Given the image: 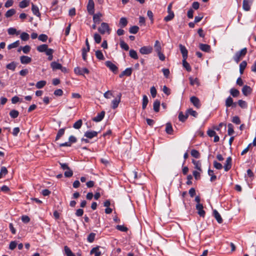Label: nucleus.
I'll list each match as a JSON object with an SVG mask.
<instances>
[{
    "label": "nucleus",
    "mask_w": 256,
    "mask_h": 256,
    "mask_svg": "<svg viewBox=\"0 0 256 256\" xmlns=\"http://www.w3.org/2000/svg\"><path fill=\"white\" fill-rule=\"evenodd\" d=\"M74 73L78 75H84V74H88L89 70L87 68H80V67H76L74 69Z\"/></svg>",
    "instance_id": "nucleus-6"
},
{
    "label": "nucleus",
    "mask_w": 256,
    "mask_h": 256,
    "mask_svg": "<svg viewBox=\"0 0 256 256\" xmlns=\"http://www.w3.org/2000/svg\"><path fill=\"white\" fill-rule=\"evenodd\" d=\"M179 48L180 50V52L182 54V58L186 59L188 58V52L186 50V48L182 44H179Z\"/></svg>",
    "instance_id": "nucleus-12"
},
{
    "label": "nucleus",
    "mask_w": 256,
    "mask_h": 256,
    "mask_svg": "<svg viewBox=\"0 0 256 256\" xmlns=\"http://www.w3.org/2000/svg\"><path fill=\"white\" fill-rule=\"evenodd\" d=\"M98 30L102 34H104L106 32L110 34V32L108 24L104 22L101 24L100 26L98 28Z\"/></svg>",
    "instance_id": "nucleus-2"
},
{
    "label": "nucleus",
    "mask_w": 256,
    "mask_h": 256,
    "mask_svg": "<svg viewBox=\"0 0 256 256\" xmlns=\"http://www.w3.org/2000/svg\"><path fill=\"white\" fill-rule=\"evenodd\" d=\"M238 103L239 106L242 108H246L248 106L247 103L244 100H238Z\"/></svg>",
    "instance_id": "nucleus-48"
},
{
    "label": "nucleus",
    "mask_w": 256,
    "mask_h": 256,
    "mask_svg": "<svg viewBox=\"0 0 256 256\" xmlns=\"http://www.w3.org/2000/svg\"><path fill=\"white\" fill-rule=\"evenodd\" d=\"M20 37L22 40L26 41L29 39L30 36L28 33L23 32L21 34Z\"/></svg>",
    "instance_id": "nucleus-49"
},
{
    "label": "nucleus",
    "mask_w": 256,
    "mask_h": 256,
    "mask_svg": "<svg viewBox=\"0 0 256 256\" xmlns=\"http://www.w3.org/2000/svg\"><path fill=\"white\" fill-rule=\"evenodd\" d=\"M200 48L205 52H208L210 50V46L207 44H200L199 45Z\"/></svg>",
    "instance_id": "nucleus-23"
},
{
    "label": "nucleus",
    "mask_w": 256,
    "mask_h": 256,
    "mask_svg": "<svg viewBox=\"0 0 256 256\" xmlns=\"http://www.w3.org/2000/svg\"><path fill=\"white\" fill-rule=\"evenodd\" d=\"M247 66V62L246 61H242L240 64V72L241 74L244 73V71Z\"/></svg>",
    "instance_id": "nucleus-30"
},
{
    "label": "nucleus",
    "mask_w": 256,
    "mask_h": 256,
    "mask_svg": "<svg viewBox=\"0 0 256 256\" xmlns=\"http://www.w3.org/2000/svg\"><path fill=\"white\" fill-rule=\"evenodd\" d=\"M65 129L62 128L58 130L56 134V140H58L64 133Z\"/></svg>",
    "instance_id": "nucleus-47"
},
{
    "label": "nucleus",
    "mask_w": 256,
    "mask_h": 256,
    "mask_svg": "<svg viewBox=\"0 0 256 256\" xmlns=\"http://www.w3.org/2000/svg\"><path fill=\"white\" fill-rule=\"evenodd\" d=\"M174 12H170L164 18V20L166 22L170 21L174 18Z\"/></svg>",
    "instance_id": "nucleus-59"
},
{
    "label": "nucleus",
    "mask_w": 256,
    "mask_h": 256,
    "mask_svg": "<svg viewBox=\"0 0 256 256\" xmlns=\"http://www.w3.org/2000/svg\"><path fill=\"white\" fill-rule=\"evenodd\" d=\"M20 60L22 64H28L31 62L32 58L28 56H22L20 57Z\"/></svg>",
    "instance_id": "nucleus-15"
},
{
    "label": "nucleus",
    "mask_w": 256,
    "mask_h": 256,
    "mask_svg": "<svg viewBox=\"0 0 256 256\" xmlns=\"http://www.w3.org/2000/svg\"><path fill=\"white\" fill-rule=\"evenodd\" d=\"M30 2V0H23L20 2L19 6L22 8H25L28 6Z\"/></svg>",
    "instance_id": "nucleus-31"
},
{
    "label": "nucleus",
    "mask_w": 256,
    "mask_h": 256,
    "mask_svg": "<svg viewBox=\"0 0 256 256\" xmlns=\"http://www.w3.org/2000/svg\"><path fill=\"white\" fill-rule=\"evenodd\" d=\"M230 94L234 97H237L240 94V92L234 88H231L230 90Z\"/></svg>",
    "instance_id": "nucleus-41"
},
{
    "label": "nucleus",
    "mask_w": 256,
    "mask_h": 256,
    "mask_svg": "<svg viewBox=\"0 0 256 256\" xmlns=\"http://www.w3.org/2000/svg\"><path fill=\"white\" fill-rule=\"evenodd\" d=\"M191 155L193 157L198 158L200 157V152L196 150H191Z\"/></svg>",
    "instance_id": "nucleus-53"
},
{
    "label": "nucleus",
    "mask_w": 256,
    "mask_h": 256,
    "mask_svg": "<svg viewBox=\"0 0 256 256\" xmlns=\"http://www.w3.org/2000/svg\"><path fill=\"white\" fill-rule=\"evenodd\" d=\"M253 0H244L242 2V8L246 11H249L250 9Z\"/></svg>",
    "instance_id": "nucleus-7"
},
{
    "label": "nucleus",
    "mask_w": 256,
    "mask_h": 256,
    "mask_svg": "<svg viewBox=\"0 0 256 256\" xmlns=\"http://www.w3.org/2000/svg\"><path fill=\"white\" fill-rule=\"evenodd\" d=\"M152 47L151 46H144L140 48V52L142 54H148L152 52Z\"/></svg>",
    "instance_id": "nucleus-5"
},
{
    "label": "nucleus",
    "mask_w": 256,
    "mask_h": 256,
    "mask_svg": "<svg viewBox=\"0 0 256 256\" xmlns=\"http://www.w3.org/2000/svg\"><path fill=\"white\" fill-rule=\"evenodd\" d=\"M46 84V82L45 80H40L36 84V87L37 88H42Z\"/></svg>",
    "instance_id": "nucleus-50"
},
{
    "label": "nucleus",
    "mask_w": 256,
    "mask_h": 256,
    "mask_svg": "<svg viewBox=\"0 0 256 256\" xmlns=\"http://www.w3.org/2000/svg\"><path fill=\"white\" fill-rule=\"evenodd\" d=\"M208 174L210 176H211L210 178V181L214 182L216 179V176L214 174V171L209 169L208 170Z\"/></svg>",
    "instance_id": "nucleus-55"
},
{
    "label": "nucleus",
    "mask_w": 256,
    "mask_h": 256,
    "mask_svg": "<svg viewBox=\"0 0 256 256\" xmlns=\"http://www.w3.org/2000/svg\"><path fill=\"white\" fill-rule=\"evenodd\" d=\"M122 97V94L119 93L116 97L112 100V109H116L118 106L120 102Z\"/></svg>",
    "instance_id": "nucleus-3"
},
{
    "label": "nucleus",
    "mask_w": 256,
    "mask_h": 256,
    "mask_svg": "<svg viewBox=\"0 0 256 256\" xmlns=\"http://www.w3.org/2000/svg\"><path fill=\"white\" fill-rule=\"evenodd\" d=\"M196 210H198V215L200 216H202V217L204 218L205 216L206 212L203 209L204 208L203 205L201 204H196Z\"/></svg>",
    "instance_id": "nucleus-8"
},
{
    "label": "nucleus",
    "mask_w": 256,
    "mask_h": 256,
    "mask_svg": "<svg viewBox=\"0 0 256 256\" xmlns=\"http://www.w3.org/2000/svg\"><path fill=\"white\" fill-rule=\"evenodd\" d=\"M166 132L168 134H172L173 132V128L172 125L170 122H168L166 124Z\"/></svg>",
    "instance_id": "nucleus-26"
},
{
    "label": "nucleus",
    "mask_w": 256,
    "mask_h": 256,
    "mask_svg": "<svg viewBox=\"0 0 256 256\" xmlns=\"http://www.w3.org/2000/svg\"><path fill=\"white\" fill-rule=\"evenodd\" d=\"M187 113L188 115L190 114L194 118H196L198 115V112L196 110H193L192 108H189L188 110Z\"/></svg>",
    "instance_id": "nucleus-43"
},
{
    "label": "nucleus",
    "mask_w": 256,
    "mask_h": 256,
    "mask_svg": "<svg viewBox=\"0 0 256 256\" xmlns=\"http://www.w3.org/2000/svg\"><path fill=\"white\" fill-rule=\"evenodd\" d=\"M192 163L194 165V168L197 169L200 172H202V170L201 168V163L198 160H192Z\"/></svg>",
    "instance_id": "nucleus-28"
},
{
    "label": "nucleus",
    "mask_w": 256,
    "mask_h": 256,
    "mask_svg": "<svg viewBox=\"0 0 256 256\" xmlns=\"http://www.w3.org/2000/svg\"><path fill=\"white\" fill-rule=\"evenodd\" d=\"M188 118V113L186 114H184L182 112H180L178 114V119L180 122H184Z\"/></svg>",
    "instance_id": "nucleus-27"
},
{
    "label": "nucleus",
    "mask_w": 256,
    "mask_h": 256,
    "mask_svg": "<svg viewBox=\"0 0 256 256\" xmlns=\"http://www.w3.org/2000/svg\"><path fill=\"white\" fill-rule=\"evenodd\" d=\"M106 66L108 68L113 72L116 73L118 72V67L112 62L110 61H106Z\"/></svg>",
    "instance_id": "nucleus-10"
},
{
    "label": "nucleus",
    "mask_w": 256,
    "mask_h": 256,
    "mask_svg": "<svg viewBox=\"0 0 256 256\" xmlns=\"http://www.w3.org/2000/svg\"><path fill=\"white\" fill-rule=\"evenodd\" d=\"M247 53V48H244L240 51L237 52L234 56V60L238 64Z\"/></svg>",
    "instance_id": "nucleus-1"
},
{
    "label": "nucleus",
    "mask_w": 256,
    "mask_h": 256,
    "mask_svg": "<svg viewBox=\"0 0 256 256\" xmlns=\"http://www.w3.org/2000/svg\"><path fill=\"white\" fill-rule=\"evenodd\" d=\"M8 34L10 35H13L14 34H18L19 32H17L15 28H10L8 30Z\"/></svg>",
    "instance_id": "nucleus-54"
},
{
    "label": "nucleus",
    "mask_w": 256,
    "mask_h": 256,
    "mask_svg": "<svg viewBox=\"0 0 256 256\" xmlns=\"http://www.w3.org/2000/svg\"><path fill=\"white\" fill-rule=\"evenodd\" d=\"M105 115L104 111L101 112L96 116L93 118L92 120L96 122H100L104 118Z\"/></svg>",
    "instance_id": "nucleus-17"
},
{
    "label": "nucleus",
    "mask_w": 256,
    "mask_h": 256,
    "mask_svg": "<svg viewBox=\"0 0 256 256\" xmlns=\"http://www.w3.org/2000/svg\"><path fill=\"white\" fill-rule=\"evenodd\" d=\"M186 60V59H182V66L188 72H190L192 70L191 66Z\"/></svg>",
    "instance_id": "nucleus-32"
},
{
    "label": "nucleus",
    "mask_w": 256,
    "mask_h": 256,
    "mask_svg": "<svg viewBox=\"0 0 256 256\" xmlns=\"http://www.w3.org/2000/svg\"><path fill=\"white\" fill-rule=\"evenodd\" d=\"M116 228L121 232H126L128 230V228L122 225H118L116 226Z\"/></svg>",
    "instance_id": "nucleus-62"
},
{
    "label": "nucleus",
    "mask_w": 256,
    "mask_h": 256,
    "mask_svg": "<svg viewBox=\"0 0 256 256\" xmlns=\"http://www.w3.org/2000/svg\"><path fill=\"white\" fill-rule=\"evenodd\" d=\"M228 133L229 136L232 135L234 133V126L232 124H228Z\"/></svg>",
    "instance_id": "nucleus-51"
},
{
    "label": "nucleus",
    "mask_w": 256,
    "mask_h": 256,
    "mask_svg": "<svg viewBox=\"0 0 256 256\" xmlns=\"http://www.w3.org/2000/svg\"><path fill=\"white\" fill-rule=\"evenodd\" d=\"M130 56L134 59L137 60L138 58V56L137 54V52L136 50H130L129 52Z\"/></svg>",
    "instance_id": "nucleus-40"
},
{
    "label": "nucleus",
    "mask_w": 256,
    "mask_h": 256,
    "mask_svg": "<svg viewBox=\"0 0 256 256\" xmlns=\"http://www.w3.org/2000/svg\"><path fill=\"white\" fill-rule=\"evenodd\" d=\"M50 66L54 70H56L62 68V64L56 62H53L50 64Z\"/></svg>",
    "instance_id": "nucleus-25"
},
{
    "label": "nucleus",
    "mask_w": 256,
    "mask_h": 256,
    "mask_svg": "<svg viewBox=\"0 0 256 256\" xmlns=\"http://www.w3.org/2000/svg\"><path fill=\"white\" fill-rule=\"evenodd\" d=\"M96 58L100 60H104V57L102 53V52L100 50H98L96 52Z\"/></svg>",
    "instance_id": "nucleus-38"
},
{
    "label": "nucleus",
    "mask_w": 256,
    "mask_h": 256,
    "mask_svg": "<svg viewBox=\"0 0 256 256\" xmlns=\"http://www.w3.org/2000/svg\"><path fill=\"white\" fill-rule=\"evenodd\" d=\"M128 24V20L126 18L122 17L120 18L119 24L121 27L124 28Z\"/></svg>",
    "instance_id": "nucleus-36"
},
{
    "label": "nucleus",
    "mask_w": 256,
    "mask_h": 256,
    "mask_svg": "<svg viewBox=\"0 0 256 256\" xmlns=\"http://www.w3.org/2000/svg\"><path fill=\"white\" fill-rule=\"evenodd\" d=\"M214 166L217 170H221L222 168V164L216 160L214 162Z\"/></svg>",
    "instance_id": "nucleus-63"
},
{
    "label": "nucleus",
    "mask_w": 256,
    "mask_h": 256,
    "mask_svg": "<svg viewBox=\"0 0 256 256\" xmlns=\"http://www.w3.org/2000/svg\"><path fill=\"white\" fill-rule=\"evenodd\" d=\"M232 158L229 156L228 157L226 161V163L224 165V169L226 172L228 171L232 168Z\"/></svg>",
    "instance_id": "nucleus-11"
},
{
    "label": "nucleus",
    "mask_w": 256,
    "mask_h": 256,
    "mask_svg": "<svg viewBox=\"0 0 256 256\" xmlns=\"http://www.w3.org/2000/svg\"><path fill=\"white\" fill-rule=\"evenodd\" d=\"M148 98L147 96L146 95L143 96L142 104V108L143 110H144L146 108V106L148 104Z\"/></svg>",
    "instance_id": "nucleus-37"
},
{
    "label": "nucleus",
    "mask_w": 256,
    "mask_h": 256,
    "mask_svg": "<svg viewBox=\"0 0 256 256\" xmlns=\"http://www.w3.org/2000/svg\"><path fill=\"white\" fill-rule=\"evenodd\" d=\"M87 10L90 14H94V4L93 0H88L87 4Z\"/></svg>",
    "instance_id": "nucleus-4"
},
{
    "label": "nucleus",
    "mask_w": 256,
    "mask_h": 256,
    "mask_svg": "<svg viewBox=\"0 0 256 256\" xmlns=\"http://www.w3.org/2000/svg\"><path fill=\"white\" fill-rule=\"evenodd\" d=\"M19 114V112L15 110H12L10 112V116L12 118H16Z\"/></svg>",
    "instance_id": "nucleus-39"
},
{
    "label": "nucleus",
    "mask_w": 256,
    "mask_h": 256,
    "mask_svg": "<svg viewBox=\"0 0 256 256\" xmlns=\"http://www.w3.org/2000/svg\"><path fill=\"white\" fill-rule=\"evenodd\" d=\"M48 48V46L46 44H41L37 47V50L40 52H45Z\"/></svg>",
    "instance_id": "nucleus-29"
},
{
    "label": "nucleus",
    "mask_w": 256,
    "mask_h": 256,
    "mask_svg": "<svg viewBox=\"0 0 256 256\" xmlns=\"http://www.w3.org/2000/svg\"><path fill=\"white\" fill-rule=\"evenodd\" d=\"M252 92V88L250 86L247 85H245L243 86L242 88V92L244 96H248Z\"/></svg>",
    "instance_id": "nucleus-13"
},
{
    "label": "nucleus",
    "mask_w": 256,
    "mask_h": 256,
    "mask_svg": "<svg viewBox=\"0 0 256 256\" xmlns=\"http://www.w3.org/2000/svg\"><path fill=\"white\" fill-rule=\"evenodd\" d=\"M213 215L216 220H217L219 224H222L223 222L222 218L220 214L218 213V212L216 210H214L213 211Z\"/></svg>",
    "instance_id": "nucleus-18"
},
{
    "label": "nucleus",
    "mask_w": 256,
    "mask_h": 256,
    "mask_svg": "<svg viewBox=\"0 0 256 256\" xmlns=\"http://www.w3.org/2000/svg\"><path fill=\"white\" fill-rule=\"evenodd\" d=\"M38 38L40 40L45 42L47 40L48 37L45 34H41L38 36Z\"/></svg>",
    "instance_id": "nucleus-61"
},
{
    "label": "nucleus",
    "mask_w": 256,
    "mask_h": 256,
    "mask_svg": "<svg viewBox=\"0 0 256 256\" xmlns=\"http://www.w3.org/2000/svg\"><path fill=\"white\" fill-rule=\"evenodd\" d=\"M112 96V92L110 90H108L104 94V96L107 99L110 98Z\"/></svg>",
    "instance_id": "nucleus-64"
},
{
    "label": "nucleus",
    "mask_w": 256,
    "mask_h": 256,
    "mask_svg": "<svg viewBox=\"0 0 256 256\" xmlns=\"http://www.w3.org/2000/svg\"><path fill=\"white\" fill-rule=\"evenodd\" d=\"M190 101L197 108H199L200 107L201 104L200 100L197 97L195 96H192L190 98Z\"/></svg>",
    "instance_id": "nucleus-9"
},
{
    "label": "nucleus",
    "mask_w": 256,
    "mask_h": 256,
    "mask_svg": "<svg viewBox=\"0 0 256 256\" xmlns=\"http://www.w3.org/2000/svg\"><path fill=\"white\" fill-rule=\"evenodd\" d=\"M160 102L158 100H156L154 102V110L156 112H158L160 110Z\"/></svg>",
    "instance_id": "nucleus-35"
},
{
    "label": "nucleus",
    "mask_w": 256,
    "mask_h": 256,
    "mask_svg": "<svg viewBox=\"0 0 256 256\" xmlns=\"http://www.w3.org/2000/svg\"><path fill=\"white\" fill-rule=\"evenodd\" d=\"M16 64L14 62H12L6 66V68L14 71L16 68Z\"/></svg>",
    "instance_id": "nucleus-34"
},
{
    "label": "nucleus",
    "mask_w": 256,
    "mask_h": 256,
    "mask_svg": "<svg viewBox=\"0 0 256 256\" xmlns=\"http://www.w3.org/2000/svg\"><path fill=\"white\" fill-rule=\"evenodd\" d=\"M190 84L192 86H194V84H196L198 86L200 85V83L198 82V79L196 78L194 79L190 77L189 78Z\"/></svg>",
    "instance_id": "nucleus-44"
},
{
    "label": "nucleus",
    "mask_w": 256,
    "mask_h": 256,
    "mask_svg": "<svg viewBox=\"0 0 256 256\" xmlns=\"http://www.w3.org/2000/svg\"><path fill=\"white\" fill-rule=\"evenodd\" d=\"M98 132L96 131H87L84 133V136L89 139H92L93 138L96 136Z\"/></svg>",
    "instance_id": "nucleus-14"
},
{
    "label": "nucleus",
    "mask_w": 256,
    "mask_h": 256,
    "mask_svg": "<svg viewBox=\"0 0 256 256\" xmlns=\"http://www.w3.org/2000/svg\"><path fill=\"white\" fill-rule=\"evenodd\" d=\"M120 46L124 50H128L129 49L128 46L123 40L120 42Z\"/></svg>",
    "instance_id": "nucleus-58"
},
{
    "label": "nucleus",
    "mask_w": 256,
    "mask_h": 256,
    "mask_svg": "<svg viewBox=\"0 0 256 256\" xmlns=\"http://www.w3.org/2000/svg\"><path fill=\"white\" fill-rule=\"evenodd\" d=\"M139 30V28L138 26H134L130 28L129 32L131 34H136Z\"/></svg>",
    "instance_id": "nucleus-46"
},
{
    "label": "nucleus",
    "mask_w": 256,
    "mask_h": 256,
    "mask_svg": "<svg viewBox=\"0 0 256 256\" xmlns=\"http://www.w3.org/2000/svg\"><path fill=\"white\" fill-rule=\"evenodd\" d=\"M154 48L157 54L162 52L161 44H160V42L158 40H156L155 42V43L154 44Z\"/></svg>",
    "instance_id": "nucleus-21"
},
{
    "label": "nucleus",
    "mask_w": 256,
    "mask_h": 256,
    "mask_svg": "<svg viewBox=\"0 0 256 256\" xmlns=\"http://www.w3.org/2000/svg\"><path fill=\"white\" fill-rule=\"evenodd\" d=\"M102 16V14L100 12L96 13L93 14V21L94 24H99L101 21V17Z\"/></svg>",
    "instance_id": "nucleus-16"
},
{
    "label": "nucleus",
    "mask_w": 256,
    "mask_h": 256,
    "mask_svg": "<svg viewBox=\"0 0 256 256\" xmlns=\"http://www.w3.org/2000/svg\"><path fill=\"white\" fill-rule=\"evenodd\" d=\"M236 103L233 102V100L230 96H228L226 100V107H236Z\"/></svg>",
    "instance_id": "nucleus-19"
},
{
    "label": "nucleus",
    "mask_w": 256,
    "mask_h": 256,
    "mask_svg": "<svg viewBox=\"0 0 256 256\" xmlns=\"http://www.w3.org/2000/svg\"><path fill=\"white\" fill-rule=\"evenodd\" d=\"M94 41L96 43L100 44V42L101 40H102V38H101V36L99 34H98L97 33L94 34Z\"/></svg>",
    "instance_id": "nucleus-57"
},
{
    "label": "nucleus",
    "mask_w": 256,
    "mask_h": 256,
    "mask_svg": "<svg viewBox=\"0 0 256 256\" xmlns=\"http://www.w3.org/2000/svg\"><path fill=\"white\" fill-rule=\"evenodd\" d=\"M20 45L19 40H16L15 42L9 44L8 46V50L18 47Z\"/></svg>",
    "instance_id": "nucleus-52"
},
{
    "label": "nucleus",
    "mask_w": 256,
    "mask_h": 256,
    "mask_svg": "<svg viewBox=\"0 0 256 256\" xmlns=\"http://www.w3.org/2000/svg\"><path fill=\"white\" fill-rule=\"evenodd\" d=\"M132 73V68H127L123 71L119 76L120 78H122L124 76H130Z\"/></svg>",
    "instance_id": "nucleus-22"
},
{
    "label": "nucleus",
    "mask_w": 256,
    "mask_h": 256,
    "mask_svg": "<svg viewBox=\"0 0 256 256\" xmlns=\"http://www.w3.org/2000/svg\"><path fill=\"white\" fill-rule=\"evenodd\" d=\"M16 10L12 8L9 10H8L5 16L6 18H10L14 14L16 13Z\"/></svg>",
    "instance_id": "nucleus-42"
},
{
    "label": "nucleus",
    "mask_w": 256,
    "mask_h": 256,
    "mask_svg": "<svg viewBox=\"0 0 256 256\" xmlns=\"http://www.w3.org/2000/svg\"><path fill=\"white\" fill-rule=\"evenodd\" d=\"M32 10L34 15L38 17L40 16V12L38 8L33 4H32Z\"/></svg>",
    "instance_id": "nucleus-20"
},
{
    "label": "nucleus",
    "mask_w": 256,
    "mask_h": 256,
    "mask_svg": "<svg viewBox=\"0 0 256 256\" xmlns=\"http://www.w3.org/2000/svg\"><path fill=\"white\" fill-rule=\"evenodd\" d=\"M91 254H94L95 256H100L102 254L101 252L99 250V247H95L92 249L90 252Z\"/></svg>",
    "instance_id": "nucleus-24"
},
{
    "label": "nucleus",
    "mask_w": 256,
    "mask_h": 256,
    "mask_svg": "<svg viewBox=\"0 0 256 256\" xmlns=\"http://www.w3.org/2000/svg\"><path fill=\"white\" fill-rule=\"evenodd\" d=\"M64 250L66 256H75L74 254L72 252L68 246H64Z\"/></svg>",
    "instance_id": "nucleus-33"
},
{
    "label": "nucleus",
    "mask_w": 256,
    "mask_h": 256,
    "mask_svg": "<svg viewBox=\"0 0 256 256\" xmlns=\"http://www.w3.org/2000/svg\"><path fill=\"white\" fill-rule=\"evenodd\" d=\"M82 120H77L73 125V127L76 129H79L82 126Z\"/></svg>",
    "instance_id": "nucleus-45"
},
{
    "label": "nucleus",
    "mask_w": 256,
    "mask_h": 256,
    "mask_svg": "<svg viewBox=\"0 0 256 256\" xmlns=\"http://www.w3.org/2000/svg\"><path fill=\"white\" fill-rule=\"evenodd\" d=\"M64 176L66 178H70L73 175V172L72 170H70V168L67 169L64 173Z\"/></svg>",
    "instance_id": "nucleus-56"
},
{
    "label": "nucleus",
    "mask_w": 256,
    "mask_h": 256,
    "mask_svg": "<svg viewBox=\"0 0 256 256\" xmlns=\"http://www.w3.org/2000/svg\"><path fill=\"white\" fill-rule=\"evenodd\" d=\"M96 234L94 233H90L88 236V241L90 242H92L94 240Z\"/></svg>",
    "instance_id": "nucleus-60"
}]
</instances>
